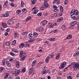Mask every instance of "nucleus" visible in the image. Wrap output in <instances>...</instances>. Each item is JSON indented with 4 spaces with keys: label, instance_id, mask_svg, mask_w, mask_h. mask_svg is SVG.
<instances>
[{
    "label": "nucleus",
    "instance_id": "72a5a7b5",
    "mask_svg": "<svg viewBox=\"0 0 79 79\" xmlns=\"http://www.w3.org/2000/svg\"><path fill=\"white\" fill-rule=\"evenodd\" d=\"M20 47L19 48H23V47L24 46V43H21L20 45Z\"/></svg>",
    "mask_w": 79,
    "mask_h": 79
},
{
    "label": "nucleus",
    "instance_id": "e433bc0d",
    "mask_svg": "<svg viewBox=\"0 0 79 79\" xmlns=\"http://www.w3.org/2000/svg\"><path fill=\"white\" fill-rule=\"evenodd\" d=\"M55 40V38H52L48 39V40H50V41H54Z\"/></svg>",
    "mask_w": 79,
    "mask_h": 79
},
{
    "label": "nucleus",
    "instance_id": "e2e57ef3",
    "mask_svg": "<svg viewBox=\"0 0 79 79\" xmlns=\"http://www.w3.org/2000/svg\"><path fill=\"white\" fill-rule=\"evenodd\" d=\"M39 52H40V53H42V52H43V49H40V50H39Z\"/></svg>",
    "mask_w": 79,
    "mask_h": 79
},
{
    "label": "nucleus",
    "instance_id": "de8ad7c7",
    "mask_svg": "<svg viewBox=\"0 0 79 79\" xmlns=\"http://www.w3.org/2000/svg\"><path fill=\"white\" fill-rule=\"evenodd\" d=\"M10 55L12 56H15V54H14V53L12 52H10Z\"/></svg>",
    "mask_w": 79,
    "mask_h": 79
},
{
    "label": "nucleus",
    "instance_id": "6e6d98bb",
    "mask_svg": "<svg viewBox=\"0 0 79 79\" xmlns=\"http://www.w3.org/2000/svg\"><path fill=\"white\" fill-rule=\"evenodd\" d=\"M37 15L38 16H42V13H38L37 14Z\"/></svg>",
    "mask_w": 79,
    "mask_h": 79
},
{
    "label": "nucleus",
    "instance_id": "a18cd8bd",
    "mask_svg": "<svg viewBox=\"0 0 79 79\" xmlns=\"http://www.w3.org/2000/svg\"><path fill=\"white\" fill-rule=\"evenodd\" d=\"M5 44L7 46H9L10 44V42L9 41H7Z\"/></svg>",
    "mask_w": 79,
    "mask_h": 79
},
{
    "label": "nucleus",
    "instance_id": "338daca9",
    "mask_svg": "<svg viewBox=\"0 0 79 79\" xmlns=\"http://www.w3.org/2000/svg\"><path fill=\"white\" fill-rule=\"evenodd\" d=\"M10 6H14V5H15V4H14V3H11L10 4Z\"/></svg>",
    "mask_w": 79,
    "mask_h": 79
},
{
    "label": "nucleus",
    "instance_id": "5701e85b",
    "mask_svg": "<svg viewBox=\"0 0 79 79\" xmlns=\"http://www.w3.org/2000/svg\"><path fill=\"white\" fill-rule=\"evenodd\" d=\"M33 67H31L29 71V73L30 74H31L32 73V72H33V70H34L33 69Z\"/></svg>",
    "mask_w": 79,
    "mask_h": 79
},
{
    "label": "nucleus",
    "instance_id": "473e14b6",
    "mask_svg": "<svg viewBox=\"0 0 79 79\" xmlns=\"http://www.w3.org/2000/svg\"><path fill=\"white\" fill-rule=\"evenodd\" d=\"M12 50L13 52H15V53H18L19 52L18 50L17 49H12Z\"/></svg>",
    "mask_w": 79,
    "mask_h": 79
},
{
    "label": "nucleus",
    "instance_id": "7c9ffc66",
    "mask_svg": "<svg viewBox=\"0 0 79 79\" xmlns=\"http://www.w3.org/2000/svg\"><path fill=\"white\" fill-rule=\"evenodd\" d=\"M62 29H63V30H64L66 28V25H65V24H64L62 25L61 27Z\"/></svg>",
    "mask_w": 79,
    "mask_h": 79
},
{
    "label": "nucleus",
    "instance_id": "ea45409f",
    "mask_svg": "<svg viewBox=\"0 0 79 79\" xmlns=\"http://www.w3.org/2000/svg\"><path fill=\"white\" fill-rule=\"evenodd\" d=\"M19 26H20V23H18L16 24L15 27H16V28L18 29V28L19 27Z\"/></svg>",
    "mask_w": 79,
    "mask_h": 79
},
{
    "label": "nucleus",
    "instance_id": "69168bd1",
    "mask_svg": "<svg viewBox=\"0 0 79 79\" xmlns=\"http://www.w3.org/2000/svg\"><path fill=\"white\" fill-rule=\"evenodd\" d=\"M5 35L6 36L8 35V32H6L5 33Z\"/></svg>",
    "mask_w": 79,
    "mask_h": 79
},
{
    "label": "nucleus",
    "instance_id": "f257e3e1",
    "mask_svg": "<svg viewBox=\"0 0 79 79\" xmlns=\"http://www.w3.org/2000/svg\"><path fill=\"white\" fill-rule=\"evenodd\" d=\"M71 65L73 66V69L74 71H76L77 68L79 69V64L78 63H76L75 62H73L72 63Z\"/></svg>",
    "mask_w": 79,
    "mask_h": 79
},
{
    "label": "nucleus",
    "instance_id": "09e8293b",
    "mask_svg": "<svg viewBox=\"0 0 79 79\" xmlns=\"http://www.w3.org/2000/svg\"><path fill=\"white\" fill-rule=\"evenodd\" d=\"M26 46L28 47L30 45V43L28 42L26 43Z\"/></svg>",
    "mask_w": 79,
    "mask_h": 79
},
{
    "label": "nucleus",
    "instance_id": "c756f323",
    "mask_svg": "<svg viewBox=\"0 0 79 79\" xmlns=\"http://www.w3.org/2000/svg\"><path fill=\"white\" fill-rule=\"evenodd\" d=\"M76 24V21H72L71 23V26H75Z\"/></svg>",
    "mask_w": 79,
    "mask_h": 79
},
{
    "label": "nucleus",
    "instance_id": "6e6552de",
    "mask_svg": "<svg viewBox=\"0 0 79 79\" xmlns=\"http://www.w3.org/2000/svg\"><path fill=\"white\" fill-rule=\"evenodd\" d=\"M47 20H44V21H43L41 23V26H45V25L47 24Z\"/></svg>",
    "mask_w": 79,
    "mask_h": 79
},
{
    "label": "nucleus",
    "instance_id": "6ab92c4d",
    "mask_svg": "<svg viewBox=\"0 0 79 79\" xmlns=\"http://www.w3.org/2000/svg\"><path fill=\"white\" fill-rule=\"evenodd\" d=\"M5 69L3 67H1L0 68V72H2L3 73L5 72Z\"/></svg>",
    "mask_w": 79,
    "mask_h": 79
},
{
    "label": "nucleus",
    "instance_id": "9b49d317",
    "mask_svg": "<svg viewBox=\"0 0 79 79\" xmlns=\"http://www.w3.org/2000/svg\"><path fill=\"white\" fill-rule=\"evenodd\" d=\"M20 54L19 55V56H22L24 55H26L25 53H24V52L22 50H20L19 51Z\"/></svg>",
    "mask_w": 79,
    "mask_h": 79
},
{
    "label": "nucleus",
    "instance_id": "b1692460",
    "mask_svg": "<svg viewBox=\"0 0 79 79\" xmlns=\"http://www.w3.org/2000/svg\"><path fill=\"white\" fill-rule=\"evenodd\" d=\"M36 62H37V61L36 60L33 61L31 64V66H35V64H36Z\"/></svg>",
    "mask_w": 79,
    "mask_h": 79
},
{
    "label": "nucleus",
    "instance_id": "4468645a",
    "mask_svg": "<svg viewBox=\"0 0 79 79\" xmlns=\"http://www.w3.org/2000/svg\"><path fill=\"white\" fill-rule=\"evenodd\" d=\"M20 64L19 63V62L18 61H17L16 63L15 66L16 68H19V65Z\"/></svg>",
    "mask_w": 79,
    "mask_h": 79
},
{
    "label": "nucleus",
    "instance_id": "49530a36",
    "mask_svg": "<svg viewBox=\"0 0 79 79\" xmlns=\"http://www.w3.org/2000/svg\"><path fill=\"white\" fill-rule=\"evenodd\" d=\"M28 33V32L27 31H24L23 33H22V35H27Z\"/></svg>",
    "mask_w": 79,
    "mask_h": 79
},
{
    "label": "nucleus",
    "instance_id": "dca6fc26",
    "mask_svg": "<svg viewBox=\"0 0 79 79\" xmlns=\"http://www.w3.org/2000/svg\"><path fill=\"white\" fill-rule=\"evenodd\" d=\"M60 57V53H58L56 55V59L58 60L59 59Z\"/></svg>",
    "mask_w": 79,
    "mask_h": 79
},
{
    "label": "nucleus",
    "instance_id": "8fccbe9b",
    "mask_svg": "<svg viewBox=\"0 0 79 79\" xmlns=\"http://www.w3.org/2000/svg\"><path fill=\"white\" fill-rule=\"evenodd\" d=\"M68 0H66L64 2L65 5H66L68 4Z\"/></svg>",
    "mask_w": 79,
    "mask_h": 79
},
{
    "label": "nucleus",
    "instance_id": "3c124183",
    "mask_svg": "<svg viewBox=\"0 0 79 79\" xmlns=\"http://www.w3.org/2000/svg\"><path fill=\"white\" fill-rule=\"evenodd\" d=\"M54 33H56V32H58V30L57 29H55L53 31Z\"/></svg>",
    "mask_w": 79,
    "mask_h": 79
},
{
    "label": "nucleus",
    "instance_id": "412c9836",
    "mask_svg": "<svg viewBox=\"0 0 79 79\" xmlns=\"http://www.w3.org/2000/svg\"><path fill=\"white\" fill-rule=\"evenodd\" d=\"M49 60H50V57L49 56H48L46 57L45 59L46 63H48L49 62Z\"/></svg>",
    "mask_w": 79,
    "mask_h": 79
},
{
    "label": "nucleus",
    "instance_id": "f3484780",
    "mask_svg": "<svg viewBox=\"0 0 79 79\" xmlns=\"http://www.w3.org/2000/svg\"><path fill=\"white\" fill-rule=\"evenodd\" d=\"M63 20V18L60 17L57 19V22H61V21H62Z\"/></svg>",
    "mask_w": 79,
    "mask_h": 79
},
{
    "label": "nucleus",
    "instance_id": "774afa93",
    "mask_svg": "<svg viewBox=\"0 0 79 79\" xmlns=\"http://www.w3.org/2000/svg\"><path fill=\"white\" fill-rule=\"evenodd\" d=\"M48 56H49V57H50V58H53V55H50Z\"/></svg>",
    "mask_w": 79,
    "mask_h": 79
},
{
    "label": "nucleus",
    "instance_id": "5fc2aeb1",
    "mask_svg": "<svg viewBox=\"0 0 79 79\" xmlns=\"http://www.w3.org/2000/svg\"><path fill=\"white\" fill-rule=\"evenodd\" d=\"M67 79H72V76H68L67 77Z\"/></svg>",
    "mask_w": 79,
    "mask_h": 79
},
{
    "label": "nucleus",
    "instance_id": "c03bdc74",
    "mask_svg": "<svg viewBox=\"0 0 79 79\" xmlns=\"http://www.w3.org/2000/svg\"><path fill=\"white\" fill-rule=\"evenodd\" d=\"M22 11L23 13H27V10L24 9H23Z\"/></svg>",
    "mask_w": 79,
    "mask_h": 79
},
{
    "label": "nucleus",
    "instance_id": "4d7b16f0",
    "mask_svg": "<svg viewBox=\"0 0 79 79\" xmlns=\"http://www.w3.org/2000/svg\"><path fill=\"white\" fill-rule=\"evenodd\" d=\"M67 70H68V67H67V68H65L64 69V72H66V71Z\"/></svg>",
    "mask_w": 79,
    "mask_h": 79
},
{
    "label": "nucleus",
    "instance_id": "7ed1b4c3",
    "mask_svg": "<svg viewBox=\"0 0 79 79\" xmlns=\"http://www.w3.org/2000/svg\"><path fill=\"white\" fill-rule=\"evenodd\" d=\"M71 18H72V19H73V20H78L79 19V16L76 17L75 16H73V15H74V14H71Z\"/></svg>",
    "mask_w": 79,
    "mask_h": 79
},
{
    "label": "nucleus",
    "instance_id": "aec40b11",
    "mask_svg": "<svg viewBox=\"0 0 79 79\" xmlns=\"http://www.w3.org/2000/svg\"><path fill=\"white\" fill-rule=\"evenodd\" d=\"M21 10H17L16 13L17 15L19 16L21 15Z\"/></svg>",
    "mask_w": 79,
    "mask_h": 79
},
{
    "label": "nucleus",
    "instance_id": "13d9d810",
    "mask_svg": "<svg viewBox=\"0 0 79 79\" xmlns=\"http://www.w3.org/2000/svg\"><path fill=\"white\" fill-rule=\"evenodd\" d=\"M22 73H25V72H26V68H25L23 69L22 70Z\"/></svg>",
    "mask_w": 79,
    "mask_h": 79
},
{
    "label": "nucleus",
    "instance_id": "2eb2a0df",
    "mask_svg": "<svg viewBox=\"0 0 79 79\" xmlns=\"http://www.w3.org/2000/svg\"><path fill=\"white\" fill-rule=\"evenodd\" d=\"M14 37L15 39H17L18 37H19V35L17 32H15L14 34Z\"/></svg>",
    "mask_w": 79,
    "mask_h": 79
},
{
    "label": "nucleus",
    "instance_id": "393cba45",
    "mask_svg": "<svg viewBox=\"0 0 79 79\" xmlns=\"http://www.w3.org/2000/svg\"><path fill=\"white\" fill-rule=\"evenodd\" d=\"M5 60H6V59L3 58L2 60V64L3 65V66H5V65L6 64L5 63Z\"/></svg>",
    "mask_w": 79,
    "mask_h": 79
},
{
    "label": "nucleus",
    "instance_id": "39448f33",
    "mask_svg": "<svg viewBox=\"0 0 79 79\" xmlns=\"http://www.w3.org/2000/svg\"><path fill=\"white\" fill-rule=\"evenodd\" d=\"M47 6H48V5L47 4H44L41 7L40 10H45Z\"/></svg>",
    "mask_w": 79,
    "mask_h": 79
},
{
    "label": "nucleus",
    "instance_id": "c9c22d12",
    "mask_svg": "<svg viewBox=\"0 0 79 79\" xmlns=\"http://www.w3.org/2000/svg\"><path fill=\"white\" fill-rule=\"evenodd\" d=\"M60 12H61V13L63 12V6H60Z\"/></svg>",
    "mask_w": 79,
    "mask_h": 79
},
{
    "label": "nucleus",
    "instance_id": "ddd939ff",
    "mask_svg": "<svg viewBox=\"0 0 79 79\" xmlns=\"http://www.w3.org/2000/svg\"><path fill=\"white\" fill-rule=\"evenodd\" d=\"M6 64H7V66L8 67H11V64L10 63L9 61L8 60H6Z\"/></svg>",
    "mask_w": 79,
    "mask_h": 79
},
{
    "label": "nucleus",
    "instance_id": "2f4dec72",
    "mask_svg": "<svg viewBox=\"0 0 79 79\" xmlns=\"http://www.w3.org/2000/svg\"><path fill=\"white\" fill-rule=\"evenodd\" d=\"M33 34L32 33H30L28 35V38L29 39H31L33 37Z\"/></svg>",
    "mask_w": 79,
    "mask_h": 79
},
{
    "label": "nucleus",
    "instance_id": "a878e982",
    "mask_svg": "<svg viewBox=\"0 0 79 79\" xmlns=\"http://www.w3.org/2000/svg\"><path fill=\"white\" fill-rule=\"evenodd\" d=\"M10 15V14L9 13L7 12V13H6L4 15H3L4 17H8Z\"/></svg>",
    "mask_w": 79,
    "mask_h": 79
},
{
    "label": "nucleus",
    "instance_id": "9d476101",
    "mask_svg": "<svg viewBox=\"0 0 79 79\" xmlns=\"http://www.w3.org/2000/svg\"><path fill=\"white\" fill-rule=\"evenodd\" d=\"M66 62H64L62 64H61V68L63 69L64 68V67L66 66Z\"/></svg>",
    "mask_w": 79,
    "mask_h": 79
},
{
    "label": "nucleus",
    "instance_id": "f03ea898",
    "mask_svg": "<svg viewBox=\"0 0 79 79\" xmlns=\"http://www.w3.org/2000/svg\"><path fill=\"white\" fill-rule=\"evenodd\" d=\"M70 14H73L74 15H79V11L77 10H72L71 11Z\"/></svg>",
    "mask_w": 79,
    "mask_h": 79
},
{
    "label": "nucleus",
    "instance_id": "4c0bfd02",
    "mask_svg": "<svg viewBox=\"0 0 79 79\" xmlns=\"http://www.w3.org/2000/svg\"><path fill=\"white\" fill-rule=\"evenodd\" d=\"M32 5H35V0H31Z\"/></svg>",
    "mask_w": 79,
    "mask_h": 79
},
{
    "label": "nucleus",
    "instance_id": "f704fd0d",
    "mask_svg": "<svg viewBox=\"0 0 79 79\" xmlns=\"http://www.w3.org/2000/svg\"><path fill=\"white\" fill-rule=\"evenodd\" d=\"M2 24L3 26V27L5 28L7 27V25L6 23H2Z\"/></svg>",
    "mask_w": 79,
    "mask_h": 79
},
{
    "label": "nucleus",
    "instance_id": "bb28decb",
    "mask_svg": "<svg viewBox=\"0 0 79 79\" xmlns=\"http://www.w3.org/2000/svg\"><path fill=\"white\" fill-rule=\"evenodd\" d=\"M79 54V52L78 51L76 52L75 54L73 55L74 56H77V55H78Z\"/></svg>",
    "mask_w": 79,
    "mask_h": 79
},
{
    "label": "nucleus",
    "instance_id": "0e129e2a",
    "mask_svg": "<svg viewBox=\"0 0 79 79\" xmlns=\"http://www.w3.org/2000/svg\"><path fill=\"white\" fill-rule=\"evenodd\" d=\"M36 41H40V38H37L36 39Z\"/></svg>",
    "mask_w": 79,
    "mask_h": 79
},
{
    "label": "nucleus",
    "instance_id": "79ce46f5",
    "mask_svg": "<svg viewBox=\"0 0 79 79\" xmlns=\"http://www.w3.org/2000/svg\"><path fill=\"white\" fill-rule=\"evenodd\" d=\"M72 38V35H69L67 37V39H70Z\"/></svg>",
    "mask_w": 79,
    "mask_h": 79
},
{
    "label": "nucleus",
    "instance_id": "1a4fd4ad",
    "mask_svg": "<svg viewBox=\"0 0 79 79\" xmlns=\"http://www.w3.org/2000/svg\"><path fill=\"white\" fill-rule=\"evenodd\" d=\"M42 31H44V28L42 27L38 28L36 29V31L38 32H40Z\"/></svg>",
    "mask_w": 79,
    "mask_h": 79
},
{
    "label": "nucleus",
    "instance_id": "a19ab883",
    "mask_svg": "<svg viewBox=\"0 0 79 79\" xmlns=\"http://www.w3.org/2000/svg\"><path fill=\"white\" fill-rule=\"evenodd\" d=\"M31 18H32V17L31 16L28 17L26 19V21H29V20H30L31 19Z\"/></svg>",
    "mask_w": 79,
    "mask_h": 79
},
{
    "label": "nucleus",
    "instance_id": "603ef678",
    "mask_svg": "<svg viewBox=\"0 0 79 79\" xmlns=\"http://www.w3.org/2000/svg\"><path fill=\"white\" fill-rule=\"evenodd\" d=\"M54 10L55 12H56V13H58V11H59V10L56 9H55Z\"/></svg>",
    "mask_w": 79,
    "mask_h": 79
},
{
    "label": "nucleus",
    "instance_id": "58836bf2",
    "mask_svg": "<svg viewBox=\"0 0 79 79\" xmlns=\"http://www.w3.org/2000/svg\"><path fill=\"white\" fill-rule=\"evenodd\" d=\"M37 35H38V34H37V33L36 32H34L33 33V36L34 37H37Z\"/></svg>",
    "mask_w": 79,
    "mask_h": 79
},
{
    "label": "nucleus",
    "instance_id": "cd10ccee",
    "mask_svg": "<svg viewBox=\"0 0 79 79\" xmlns=\"http://www.w3.org/2000/svg\"><path fill=\"white\" fill-rule=\"evenodd\" d=\"M8 2L7 1L4 3V8H6V7H7V6H8Z\"/></svg>",
    "mask_w": 79,
    "mask_h": 79
},
{
    "label": "nucleus",
    "instance_id": "4be33fe9",
    "mask_svg": "<svg viewBox=\"0 0 79 79\" xmlns=\"http://www.w3.org/2000/svg\"><path fill=\"white\" fill-rule=\"evenodd\" d=\"M35 38H33L32 39H30L28 41L29 42H33L35 41Z\"/></svg>",
    "mask_w": 79,
    "mask_h": 79
},
{
    "label": "nucleus",
    "instance_id": "864d4df0",
    "mask_svg": "<svg viewBox=\"0 0 79 79\" xmlns=\"http://www.w3.org/2000/svg\"><path fill=\"white\" fill-rule=\"evenodd\" d=\"M8 74H6L5 75L4 77V78L5 79H7V78H8Z\"/></svg>",
    "mask_w": 79,
    "mask_h": 79
},
{
    "label": "nucleus",
    "instance_id": "f8f14e48",
    "mask_svg": "<svg viewBox=\"0 0 79 79\" xmlns=\"http://www.w3.org/2000/svg\"><path fill=\"white\" fill-rule=\"evenodd\" d=\"M42 64V62L40 61L38 64L36 65V67L37 68H39V67H40L41 65Z\"/></svg>",
    "mask_w": 79,
    "mask_h": 79
},
{
    "label": "nucleus",
    "instance_id": "a211bd4d",
    "mask_svg": "<svg viewBox=\"0 0 79 79\" xmlns=\"http://www.w3.org/2000/svg\"><path fill=\"white\" fill-rule=\"evenodd\" d=\"M20 73V70H19L15 72V76H18L19 74Z\"/></svg>",
    "mask_w": 79,
    "mask_h": 79
},
{
    "label": "nucleus",
    "instance_id": "680f3d73",
    "mask_svg": "<svg viewBox=\"0 0 79 79\" xmlns=\"http://www.w3.org/2000/svg\"><path fill=\"white\" fill-rule=\"evenodd\" d=\"M48 26H49V27H50V28H51V27H52V23H49L48 24Z\"/></svg>",
    "mask_w": 79,
    "mask_h": 79
},
{
    "label": "nucleus",
    "instance_id": "bf43d9fd",
    "mask_svg": "<svg viewBox=\"0 0 79 79\" xmlns=\"http://www.w3.org/2000/svg\"><path fill=\"white\" fill-rule=\"evenodd\" d=\"M52 16H54V17H56L57 16V14L56 13H54L53 15H52Z\"/></svg>",
    "mask_w": 79,
    "mask_h": 79
},
{
    "label": "nucleus",
    "instance_id": "37998d69",
    "mask_svg": "<svg viewBox=\"0 0 79 79\" xmlns=\"http://www.w3.org/2000/svg\"><path fill=\"white\" fill-rule=\"evenodd\" d=\"M48 44H49V42L47 41H46L44 43V44L45 45H48Z\"/></svg>",
    "mask_w": 79,
    "mask_h": 79
},
{
    "label": "nucleus",
    "instance_id": "423d86ee",
    "mask_svg": "<svg viewBox=\"0 0 79 79\" xmlns=\"http://www.w3.org/2000/svg\"><path fill=\"white\" fill-rule=\"evenodd\" d=\"M36 8V7H34L33 8H32V11H34L33 12V14H34L35 15V14H37V12H38V10H35Z\"/></svg>",
    "mask_w": 79,
    "mask_h": 79
},
{
    "label": "nucleus",
    "instance_id": "052dcab7",
    "mask_svg": "<svg viewBox=\"0 0 79 79\" xmlns=\"http://www.w3.org/2000/svg\"><path fill=\"white\" fill-rule=\"evenodd\" d=\"M16 41L14 40L12 42V44H13V45H15V44H16Z\"/></svg>",
    "mask_w": 79,
    "mask_h": 79
},
{
    "label": "nucleus",
    "instance_id": "20e7f679",
    "mask_svg": "<svg viewBox=\"0 0 79 79\" xmlns=\"http://www.w3.org/2000/svg\"><path fill=\"white\" fill-rule=\"evenodd\" d=\"M47 67L44 66L43 68V71L41 72V74H46L47 73Z\"/></svg>",
    "mask_w": 79,
    "mask_h": 79
},
{
    "label": "nucleus",
    "instance_id": "c85d7f7f",
    "mask_svg": "<svg viewBox=\"0 0 79 79\" xmlns=\"http://www.w3.org/2000/svg\"><path fill=\"white\" fill-rule=\"evenodd\" d=\"M8 24H9V25H10L11 24H14V22H13V21L12 20H11L8 21Z\"/></svg>",
    "mask_w": 79,
    "mask_h": 79
},
{
    "label": "nucleus",
    "instance_id": "0eeeda50",
    "mask_svg": "<svg viewBox=\"0 0 79 79\" xmlns=\"http://www.w3.org/2000/svg\"><path fill=\"white\" fill-rule=\"evenodd\" d=\"M20 57H21L20 58L21 61H24L26 57V55L24 54L23 56H20Z\"/></svg>",
    "mask_w": 79,
    "mask_h": 79
}]
</instances>
